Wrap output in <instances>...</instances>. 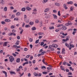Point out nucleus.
I'll return each mask as SVG.
<instances>
[{
    "label": "nucleus",
    "mask_w": 77,
    "mask_h": 77,
    "mask_svg": "<svg viewBox=\"0 0 77 77\" xmlns=\"http://www.w3.org/2000/svg\"><path fill=\"white\" fill-rule=\"evenodd\" d=\"M47 69H48L49 70H51L52 69L51 67H48L47 68Z\"/></svg>",
    "instance_id": "nucleus-36"
},
{
    "label": "nucleus",
    "mask_w": 77,
    "mask_h": 77,
    "mask_svg": "<svg viewBox=\"0 0 77 77\" xmlns=\"http://www.w3.org/2000/svg\"><path fill=\"white\" fill-rule=\"evenodd\" d=\"M35 23H39V20L36 19L35 21Z\"/></svg>",
    "instance_id": "nucleus-37"
},
{
    "label": "nucleus",
    "mask_w": 77,
    "mask_h": 77,
    "mask_svg": "<svg viewBox=\"0 0 77 77\" xmlns=\"http://www.w3.org/2000/svg\"><path fill=\"white\" fill-rule=\"evenodd\" d=\"M30 56V55H28L26 57V58H29Z\"/></svg>",
    "instance_id": "nucleus-61"
},
{
    "label": "nucleus",
    "mask_w": 77,
    "mask_h": 77,
    "mask_svg": "<svg viewBox=\"0 0 77 77\" xmlns=\"http://www.w3.org/2000/svg\"><path fill=\"white\" fill-rule=\"evenodd\" d=\"M44 42H41L40 45H41V46H42L43 45H44Z\"/></svg>",
    "instance_id": "nucleus-35"
},
{
    "label": "nucleus",
    "mask_w": 77,
    "mask_h": 77,
    "mask_svg": "<svg viewBox=\"0 0 77 77\" xmlns=\"http://www.w3.org/2000/svg\"><path fill=\"white\" fill-rule=\"evenodd\" d=\"M27 71V68L26 67H25L24 69V71Z\"/></svg>",
    "instance_id": "nucleus-58"
},
{
    "label": "nucleus",
    "mask_w": 77,
    "mask_h": 77,
    "mask_svg": "<svg viewBox=\"0 0 77 77\" xmlns=\"http://www.w3.org/2000/svg\"><path fill=\"white\" fill-rule=\"evenodd\" d=\"M34 75H35V76H37L38 75V74H36V72H34Z\"/></svg>",
    "instance_id": "nucleus-31"
},
{
    "label": "nucleus",
    "mask_w": 77,
    "mask_h": 77,
    "mask_svg": "<svg viewBox=\"0 0 77 77\" xmlns=\"http://www.w3.org/2000/svg\"><path fill=\"white\" fill-rule=\"evenodd\" d=\"M38 69H39V68L38 67H35V68H34L35 70H37Z\"/></svg>",
    "instance_id": "nucleus-62"
},
{
    "label": "nucleus",
    "mask_w": 77,
    "mask_h": 77,
    "mask_svg": "<svg viewBox=\"0 0 77 77\" xmlns=\"http://www.w3.org/2000/svg\"><path fill=\"white\" fill-rule=\"evenodd\" d=\"M12 55H13L14 56V57H16V54H15L14 53H13L12 54Z\"/></svg>",
    "instance_id": "nucleus-53"
},
{
    "label": "nucleus",
    "mask_w": 77,
    "mask_h": 77,
    "mask_svg": "<svg viewBox=\"0 0 77 77\" xmlns=\"http://www.w3.org/2000/svg\"><path fill=\"white\" fill-rule=\"evenodd\" d=\"M69 50H71L72 48L74 47V45H72V44H69Z\"/></svg>",
    "instance_id": "nucleus-2"
},
{
    "label": "nucleus",
    "mask_w": 77,
    "mask_h": 77,
    "mask_svg": "<svg viewBox=\"0 0 77 77\" xmlns=\"http://www.w3.org/2000/svg\"><path fill=\"white\" fill-rule=\"evenodd\" d=\"M24 19L25 21H26L27 20V15H25L24 16Z\"/></svg>",
    "instance_id": "nucleus-15"
},
{
    "label": "nucleus",
    "mask_w": 77,
    "mask_h": 77,
    "mask_svg": "<svg viewBox=\"0 0 77 77\" xmlns=\"http://www.w3.org/2000/svg\"><path fill=\"white\" fill-rule=\"evenodd\" d=\"M26 9L27 11H30L32 9V8L29 7H27L26 8Z\"/></svg>",
    "instance_id": "nucleus-6"
},
{
    "label": "nucleus",
    "mask_w": 77,
    "mask_h": 77,
    "mask_svg": "<svg viewBox=\"0 0 77 77\" xmlns=\"http://www.w3.org/2000/svg\"><path fill=\"white\" fill-rule=\"evenodd\" d=\"M45 53V51H44L42 52V53L40 54V56H42V55H44V53Z\"/></svg>",
    "instance_id": "nucleus-16"
},
{
    "label": "nucleus",
    "mask_w": 77,
    "mask_h": 77,
    "mask_svg": "<svg viewBox=\"0 0 77 77\" xmlns=\"http://www.w3.org/2000/svg\"><path fill=\"white\" fill-rule=\"evenodd\" d=\"M28 63H29V62H25V63H23V66H24V65H25L28 64Z\"/></svg>",
    "instance_id": "nucleus-28"
},
{
    "label": "nucleus",
    "mask_w": 77,
    "mask_h": 77,
    "mask_svg": "<svg viewBox=\"0 0 77 77\" xmlns=\"http://www.w3.org/2000/svg\"><path fill=\"white\" fill-rule=\"evenodd\" d=\"M63 35L64 36H66V35H67V33H66L65 34V33H63Z\"/></svg>",
    "instance_id": "nucleus-60"
},
{
    "label": "nucleus",
    "mask_w": 77,
    "mask_h": 77,
    "mask_svg": "<svg viewBox=\"0 0 77 77\" xmlns=\"http://www.w3.org/2000/svg\"><path fill=\"white\" fill-rule=\"evenodd\" d=\"M70 9V11H72L73 10V9H74V8L72 7H71Z\"/></svg>",
    "instance_id": "nucleus-42"
},
{
    "label": "nucleus",
    "mask_w": 77,
    "mask_h": 77,
    "mask_svg": "<svg viewBox=\"0 0 77 77\" xmlns=\"http://www.w3.org/2000/svg\"><path fill=\"white\" fill-rule=\"evenodd\" d=\"M67 63V62H65L63 63V65H66Z\"/></svg>",
    "instance_id": "nucleus-30"
},
{
    "label": "nucleus",
    "mask_w": 77,
    "mask_h": 77,
    "mask_svg": "<svg viewBox=\"0 0 77 77\" xmlns=\"http://www.w3.org/2000/svg\"><path fill=\"white\" fill-rule=\"evenodd\" d=\"M50 50H51V51H54V48H50Z\"/></svg>",
    "instance_id": "nucleus-64"
},
{
    "label": "nucleus",
    "mask_w": 77,
    "mask_h": 77,
    "mask_svg": "<svg viewBox=\"0 0 77 77\" xmlns=\"http://www.w3.org/2000/svg\"><path fill=\"white\" fill-rule=\"evenodd\" d=\"M47 1H48V0H44L43 1L42 3H46Z\"/></svg>",
    "instance_id": "nucleus-27"
},
{
    "label": "nucleus",
    "mask_w": 77,
    "mask_h": 77,
    "mask_svg": "<svg viewBox=\"0 0 77 77\" xmlns=\"http://www.w3.org/2000/svg\"><path fill=\"white\" fill-rule=\"evenodd\" d=\"M54 29V26H52L51 27H49V29H50V30H51V29Z\"/></svg>",
    "instance_id": "nucleus-24"
},
{
    "label": "nucleus",
    "mask_w": 77,
    "mask_h": 77,
    "mask_svg": "<svg viewBox=\"0 0 77 77\" xmlns=\"http://www.w3.org/2000/svg\"><path fill=\"white\" fill-rule=\"evenodd\" d=\"M42 73L43 74H47V72H42Z\"/></svg>",
    "instance_id": "nucleus-40"
},
{
    "label": "nucleus",
    "mask_w": 77,
    "mask_h": 77,
    "mask_svg": "<svg viewBox=\"0 0 77 77\" xmlns=\"http://www.w3.org/2000/svg\"><path fill=\"white\" fill-rule=\"evenodd\" d=\"M42 21H41L40 23V27H42Z\"/></svg>",
    "instance_id": "nucleus-22"
},
{
    "label": "nucleus",
    "mask_w": 77,
    "mask_h": 77,
    "mask_svg": "<svg viewBox=\"0 0 77 77\" xmlns=\"http://www.w3.org/2000/svg\"><path fill=\"white\" fill-rule=\"evenodd\" d=\"M29 40L30 42H32V41H33V39H32V38H30L29 39Z\"/></svg>",
    "instance_id": "nucleus-38"
},
{
    "label": "nucleus",
    "mask_w": 77,
    "mask_h": 77,
    "mask_svg": "<svg viewBox=\"0 0 77 77\" xmlns=\"http://www.w3.org/2000/svg\"><path fill=\"white\" fill-rule=\"evenodd\" d=\"M51 47H52V45H49V48H48L49 49H50L51 48Z\"/></svg>",
    "instance_id": "nucleus-48"
},
{
    "label": "nucleus",
    "mask_w": 77,
    "mask_h": 77,
    "mask_svg": "<svg viewBox=\"0 0 77 77\" xmlns=\"http://www.w3.org/2000/svg\"><path fill=\"white\" fill-rule=\"evenodd\" d=\"M62 30H65L66 29V27L65 26H63L62 27Z\"/></svg>",
    "instance_id": "nucleus-13"
},
{
    "label": "nucleus",
    "mask_w": 77,
    "mask_h": 77,
    "mask_svg": "<svg viewBox=\"0 0 77 77\" xmlns=\"http://www.w3.org/2000/svg\"><path fill=\"white\" fill-rule=\"evenodd\" d=\"M53 16H54V19H57V15H56L55 14H53Z\"/></svg>",
    "instance_id": "nucleus-17"
},
{
    "label": "nucleus",
    "mask_w": 77,
    "mask_h": 77,
    "mask_svg": "<svg viewBox=\"0 0 77 77\" xmlns=\"http://www.w3.org/2000/svg\"><path fill=\"white\" fill-rule=\"evenodd\" d=\"M5 21L6 22H11V20L9 19H6L5 20Z\"/></svg>",
    "instance_id": "nucleus-12"
},
{
    "label": "nucleus",
    "mask_w": 77,
    "mask_h": 77,
    "mask_svg": "<svg viewBox=\"0 0 77 77\" xmlns=\"http://www.w3.org/2000/svg\"><path fill=\"white\" fill-rule=\"evenodd\" d=\"M15 17V15H12L11 16V18H14V17Z\"/></svg>",
    "instance_id": "nucleus-56"
},
{
    "label": "nucleus",
    "mask_w": 77,
    "mask_h": 77,
    "mask_svg": "<svg viewBox=\"0 0 77 77\" xmlns=\"http://www.w3.org/2000/svg\"><path fill=\"white\" fill-rule=\"evenodd\" d=\"M9 59L10 60V62H12L13 61H14V58L12 56H11L9 57Z\"/></svg>",
    "instance_id": "nucleus-1"
},
{
    "label": "nucleus",
    "mask_w": 77,
    "mask_h": 77,
    "mask_svg": "<svg viewBox=\"0 0 77 77\" xmlns=\"http://www.w3.org/2000/svg\"><path fill=\"white\" fill-rule=\"evenodd\" d=\"M1 23L2 24H6V23H5V22L3 21L1 22Z\"/></svg>",
    "instance_id": "nucleus-41"
},
{
    "label": "nucleus",
    "mask_w": 77,
    "mask_h": 77,
    "mask_svg": "<svg viewBox=\"0 0 77 77\" xmlns=\"http://www.w3.org/2000/svg\"><path fill=\"white\" fill-rule=\"evenodd\" d=\"M26 8H21V11H23V12H25L26 11Z\"/></svg>",
    "instance_id": "nucleus-5"
},
{
    "label": "nucleus",
    "mask_w": 77,
    "mask_h": 77,
    "mask_svg": "<svg viewBox=\"0 0 77 77\" xmlns=\"http://www.w3.org/2000/svg\"><path fill=\"white\" fill-rule=\"evenodd\" d=\"M65 45L66 47H67L68 48H69V45H68L67 44H66Z\"/></svg>",
    "instance_id": "nucleus-44"
},
{
    "label": "nucleus",
    "mask_w": 77,
    "mask_h": 77,
    "mask_svg": "<svg viewBox=\"0 0 77 77\" xmlns=\"http://www.w3.org/2000/svg\"><path fill=\"white\" fill-rule=\"evenodd\" d=\"M55 5L58 6H60V4L58 3H55Z\"/></svg>",
    "instance_id": "nucleus-21"
},
{
    "label": "nucleus",
    "mask_w": 77,
    "mask_h": 77,
    "mask_svg": "<svg viewBox=\"0 0 77 77\" xmlns=\"http://www.w3.org/2000/svg\"><path fill=\"white\" fill-rule=\"evenodd\" d=\"M72 3H73V2L72 1H70L69 2H68L67 3V4L68 5H69L70 4L71 5H72Z\"/></svg>",
    "instance_id": "nucleus-8"
},
{
    "label": "nucleus",
    "mask_w": 77,
    "mask_h": 77,
    "mask_svg": "<svg viewBox=\"0 0 77 77\" xmlns=\"http://www.w3.org/2000/svg\"><path fill=\"white\" fill-rule=\"evenodd\" d=\"M31 29L32 30H36V28L35 27H33Z\"/></svg>",
    "instance_id": "nucleus-19"
},
{
    "label": "nucleus",
    "mask_w": 77,
    "mask_h": 77,
    "mask_svg": "<svg viewBox=\"0 0 77 77\" xmlns=\"http://www.w3.org/2000/svg\"><path fill=\"white\" fill-rule=\"evenodd\" d=\"M4 2H5V1H4V0H2L1 2V4L2 5H3V4H4Z\"/></svg>",
    "instance_id": "nucleus-34"
},
{
    "label": "nucleus",
    "mask_w": 77,
    "mask_h": 77,
    "mask_svg": "<svg viewBox=\"0 0 77 77\" xmlns=\"http://www.w3.org/2000/svg\"><path fill=\"white\" fill-rule=\"evenodd\" d=\"M10 74H14L15 75V74H16V73H15V72H12L11 71H10Z\"/></svg>",
    "instance_id": "nucleus-4"
},
{
    "label": "nucleus",
    "mask_w": 77,
    "mask_h": 77,
    "mask_svg": "<svg viewBox=\"0 0 77 77\" xmlns=\"http://www.w3.org/2000/svg\"><path fill=\"white\" fill-rule=\"evenodd\" d=\"M25 27L26 28L30 27V25H25Z\"/></svg>",
    "instance_id": "nucleus-26"
},
{
    "label": "nucleus",
    "mask_w": 77,
    "mask_h": 77,
    "mask_svg": "<svg viewBox=\"0 0 77 77\" xmlns=\"http://www.w3.org/2000/svg\"><path fill=\"white\" fill-rule=\"evenodd\" d=\"M48 11H49V8H47L45 10L44 12H48Z\"/></svg>",
    "instance_id": "nucleus-18"
},
{
    "label": "nucleus",
    "mask_w": 77,
    "mask_h": 77,
    "mask_svg": "<svg viewBox=\"0 0 77 77\" xmlns=\"http://www.w3.org/2000/svg\"><path fill=\"white\" fill-rule=\"evenodd\" d=\"M7 44H8V42H5L3 44V46L4 47H6V46H7Z\"/></svg>",
    "instance_id": "nucleus-7"
},
{
    "label": "nucleus",
    "mask_w": 77,
    "mask_h": 77,
    "mask_svg": "<svg viewBox=\"0 0 77 77\" xmlns=\"http://www.w3.org/2000/svg\"><path fill=\"white\" fill-rule=\"evenodd\" d=\"M38 35H43L44 33L43 32H39L38 33Z\"/></svg>",
    "instance_id": "nucleus-25"
},
{
    "label": "nucleus",
    "mask_w": 77,
    "mask_h": 77,
    "mask_svg": "<svg viewBox=\"0 0 77 77\" xmlns=\"http://www.w3.org/2000/svg\"><path fill=\"white\" fill-rule=\"evenodd\" d=\"M57 47H58V45L56 44L55 45V48H57Z\"/></svg>",
    "instance_id": "nucleus-57"
},
{
    "label": "nucleus",
    "mask_w": 77,
    "mask_h": 77,
    "mask_svg": "<svg viewBox=\"0 0 77 77\" xmlns=\"http://www.w3.org/2000/svg\"><path fill=\"white\" fill-rule=\"evenodd\" d=\"M69 69H70V70H72V71H74V70L72 68V67H70Z\"/></svg>",
    "instance_id": "nucleus-45"
},
{
    "label": "nucleus",
    "mask_w": 77,
    "mask_h": 77,
    "mask_svg": "<svg viewBox=\"0 0 77 77\" xmlns=\"http://www.w3.org/2000/svg\"><path fill=\"white\" fill-rule=\"evenodd\" d=\"M7 9H8V8L7 7H5L4 8V11H7Z\"/></svg>",
    "instance_id": "nucleus-29"
},
{
    "label": "nucleus",
    "mask_w": 77,
    "mask_h": 77,
    "mask_svg": "<svg viewBox=\"0 0 77 77\" xmlns=\"http://www.w3.org/2000/svg\"><path fill=\"white\" fill-rule=\"evenodd\" d=\"M24 51H27L28 50V49L27 48H25L24 49Z\"/></svg>",
    "instance_id": "nucleus-63"
},
{
    "label": "nucleus",
    "mask_w": 77,
    "mask_h": 77,
    "mask_svg": "<svg viewBox=\"0 0 77 77\" xmlns=\"http://www.w3.org/2000/svg\"><path fill=\"white\" fill-rule=\"evenodd\" d=\"M20 58H17L16 60V62L17 63H20Z\"/></svg>",
    "instance_id": "nucleus-23"
},
{
    "label": "nucleus",
    "mask_w": 77,
    "mask_h": 77,
    "mask_svg": "<svg viewBox=\"0 0 77 77\" xmlns=\"http://www.w3.org/2000/svg\"><path fill=\"white\" fill-rule=\"evenodd\" d=\"M16 70L17 72H18V71H20V69H17Z\"/></svg>",
    "instance_id": "nucleus-59"
},
{
    "label": "nucleus",
    "mask_w": 77,
    "mask_h": 77,
    "mask_svg": "<svg viewBox=\"0 0 77 77\" xmlns=\"http://www.w3.org/2000/svg\"><path fill=\"white\" fill-rule=\"evenodd\" d=\"M66 65H67V66H70L71 64H69V63H67Z\"/></svg>",
    "instance_id": "nucleus-51"
},
{
    "label": "nucleus",
    "mask_w": 77,
    "mask_h": 77,
    "mask_svg": "<svg viewBox=\"0 0 77 77\" xmlns=\"http://www.w3.org/2000/svg\"><path fill=\"white\" fill-rule=\"evenodd\" d=\"M42 69H43V68H44L45 69H46V67L45 66H42L41 67Z\"/></svg>",
    "instance_id": "nucleus-46"
},
{
    "label": "nucleus",
    "mask_w": 77,
    "mask_h": 77,
    "mask_svg": "<svg viewBox=\"0 0 77 77\" xmlns=\"http://www.w3.org/2000/svg\"><path fill=\"white\" fill-rule=\"evenodd\" d=\"M15 27V26L14 25H12L11 26V28L12 29H14Z\"/></svg>",
    "instance_id": "nucleus-32"
},
{
    "label": "nucleus",
    "mask_w": 77,
    "mask_h": 77,
    "mask_svg": "<svg viewBox=\"0 0 77 77\" xmlns=\"http://www.w3.org/2000/svg\"><path fill=\"white\" fill-rule=\"evenodd\" d=\"M17 39L19 40L20 39V37L19 36H17Z\"/></svg>",
    "instance_id": "nucleus-50"
},
{
    "label": "nucleus",
    "mask_w": 77,
    "mask_h": 77,
    "mask_svg": "<svg viewBox=\"0 0 77 77\" xmlns=\"http://www.w3.org/2000/svg\"><path fill=\"white\" fill-rule=\"evenodd\" d=\"M39 39H38L36 40L35 42V44H38L39 42Z\"/></svg>",
    "instance_id": "nucleus-33"
},
{
    "label": "nucleus",
    "mask_w": 77,
    "mask_h": 77,
    "mask_svg": "<svg viewBox=\"0 0 77 77\" xmlns=\"http://www.w3.org/2000/svg\"><path fill=\"white\" fill-rule=\"evenodd\" d=\"M13 47L14 48H17V45H14Z\"/></svg>",
    "instance_id": "nucleus-55"
},
{
    "label": "nucleus",
    "mask_w": 77,
    "mask_h": 77,
    "mask_svg": "<svg viewBox=\"0 0 77 77\" xmlns=\"http://www.w3.org/2000/svg\"><path fill=\"white\" fill-rule=\"evenodd\" d=\"M72 74L71 72H69V73H68V75H71Z\"/></svg>",
    "instance_id": "nucleus-52"
},
{
    "label": "nucleus",
    "mask_w": 77,
    "mask_h": 77,
    "mask_svg": "<svg viewBox=\"0 0 77 77\" xmlns=\"http://www.w3.org/2000/svg\"><path fill=\"white\" fill-rule=\"evenodd\" d=\"M16 30H15V29H13L12 30V32H13V33H15V32H16Z\"/></svg>",
    "instance_id": "nucleus-49"
},
{
    "label": "nucleus",
    "mask_w": 77,
    "mask_h": 77,
    "mask_svg": "<svg viewBox=\"0 0 77 77\" xmlns=\"http://www.w3.org/2000/svg\"><path fill=\"white\" fill-rule=\"evenodd\" d=\"M58 15L59 16H60V11H58Z\"/></svg>",
    "instance_id": "nucleus-47"
},
{
    "label": "nucleus",
    "mask_w": 77,
    "mask_h": 77,
    "mask_svg": "<svg viewBox=\"0 0 77 77\" xmlns=\"http://www.w3.org/2000/svg\"><path fill=\"white\" fill-rule=\"evenodd\" d=\"M2 72L3 73H4V74H5V77H7V72H5V71H2Z\"/></svg>",
    "instance_id": "nucleus-10"
},
{
    "label": "nucleus",
    "mask_w": 77,
    "mask_h": 77,
    "mask_svg": "<svg viewBox=\"0 0 77 77\" xmlns=\"http://www.w3.org/2000/svg\"><path fill=\"white\" fill-rule=\"evenodd\" d=\"M68 24L69 25H72V23H71L70 21L68 22Z\"/></svg>",
    "instance_id": "nucleus-39"
},
{
    "label": "nucleus",
    "mask_w": 77,
    "mask_h": 77,
    "mask_svg": "<svg viewBox=\"0 0 77 77\" xmlns=\"http://www.w3.org/2000/svg\"><path fill=\"white\" fill-rule=\"evenodd\" d=\"M51 45H52V47H54V48H55V45L54 44H53Z\"/></svg>",
    "instance_id": "nucleus-54"
},
{
    "label": "nucleus",
    "mask_w": 77,
    "mask_h": 77,
    "mask_svg": "<svg viewBox=\"0 0 77 77\" xmlns=\"http://www.w3.org/2000/svg\"><path fill=\"white\" fill-rule=\"evenodd\" d=\"M21 14L19 12H18L16 14V15H17V16H19L21 15Z\"/></svg>",
    "instance_id": "nucleus-14"
},
{
    "label": "nucleus",
    "mask_w": 77,
    "mask_h": 77,
    "mask_svg": "<svg viewBox=\"0 0 77 77\" xmlns=\"http://www.w3.org/2000/svg\"><path fill=\"white\" fill-rule=\"evenodd\" d=\"M63 8H65V9H68V7H67V5L66 4H64L63 5Z\"/></svg>",
    "instance_id": "nucleus-3"
},
{
    "label": "nucleus",
    "mask_w": 77,
    "mask_h": 77,
    "mask_svg": "<svg viewBox=\"0 0 77 77\" xmlns=\"http://www.w3.org/2000/svg\"><path fill=\"white\" fill-rule=\"evenodd\" d=\"M60 68L62 70H63V71H65V69L63 67V66H60Z\"/></svg>",
    "instance_id": "nucleus-11"
},
{
    "label": "nucleus",
    "mask_w": 77,
    "mask_h": 77,
    "mask_svg": "<svg viewBox=\"0 0 77 77\" xmlns=\"http://www.w3.org/2000/svg\"><path fill=\"white\" fill-rule=\"evenodd\" d=\"M20 43V41L17 40L16 42L15 43L16 45H19Z\"/></svg>",
    "instance_id": "nucleus-20"
},
{
    "label": "nucleus",
    "mask_w": 77,
    "mask_h": 77,
    "mask_svg": "<svg viewBox=\"0 0 77 77\" xmlns=\"http://www.w3.org/2000/svg\"><path fill=\"white\" fill-rule=\"evenodd\" d=\"M23 29H21V31L20 33V34H22V33H23Z\"/></svg>",
    "instance_id": "nucleus-43"
},
{
    "label": "nucleus",
    "mask_w": 77,
    "mask_h": 77,
    "mask_svg": "<svg viewBox=\"0 0 77 77\" xmlns=\"http://www.w3.org/2000/svg\"><path fill=\"white\" fill-rule=\"evenodd\" d=\"M29 25H31V26H32V25H33L34 24V23L33 22H30L29 23Z\"/></svg>",
    "instance_id": "nucleus-9"
}]
</instances>
